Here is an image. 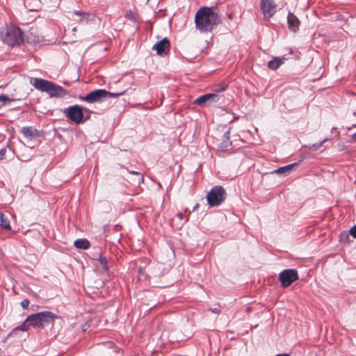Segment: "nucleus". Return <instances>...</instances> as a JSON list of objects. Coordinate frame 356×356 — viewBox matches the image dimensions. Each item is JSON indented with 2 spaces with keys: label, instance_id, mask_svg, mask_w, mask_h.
<instances>
[{
  "label": "nucleus",
  "instance_id": "f257e3e1",
  "mask_svg": "<svg viewBox=\"0 0 356 356\" xmlns=\"http://www.w3.org/2000/svg\"><path fill=\"white\" fill-rule=\"evenodd\" d=\"M195 28L202 33L212 31L221 22L220 15L212 8L201 7L195 15Z\"/></svg>",
  "mask_w": 356,
  "mask_h": 356
},
{
  "label": "nucleus",
  "instance_id": "f03ea898",
  "mask_svg": "<svg viewBox=\"0 0 356 356\" xmlns=\"http://www.w3.org/2000/svg\"><path fill=\"white\" fill-rule=\"evenodd\" d=\"M56 318H58V316L49 311L31 314L27 316L22 325L13 329L10 334L17 330H21L22 332L26 331L31 326L42 328L50 323H53Z\"/></svg>",
  "mask_w": 356,
  "mask_h": 356
},
{
  "label": "nucleus",
  "instance_id": "7ed1b4c3",
  "mask_svg": "<svg viewBox=\"0 0 356 356\" xmlns=\"http://www.w3.org/2000/svg\"><path fill=\"white\" fill-rule=\"evenodd\" d=\"M23 33L19 27L10 25L3 28L1 31V38L8 45L14 46L23 41Z\"/></svg>",
  "mask_w": 356,
  "mask_h": 356
},
{
  "label": "nucleus",
  "instance_id": "20e7f679",
  "mask_svg": "<svg viewBox=\"0 0 356 356\" xmlns=\"http://www.w3.org/2000/svg\"><path fill=\"white\" fill-rule=\"evenodd\" d=\"M125 92V90H123L118 92H110L104 89H98L90 92L83 97H81V99L88 103L98 102H102L106 97H118L123 95Z\"/></svg>",
  "mask_w": 356,
  "mask_h": 356
},
{
  "label": "nucleus",
  "instance_id": "39448f33",
  "mask_svg": "<svg viewBox=\"0 0 356 356\" xmlns=\"http://www.w3.org/2000/svg\"><path fill=\"white\" fill-rule=\"evenodd\" d=\"M226 198V192L221 186L213 187L207 193V200L210 207H218L220 205Z\"/></svg>",
  "mask_w": 356,
  "mask_h": 356
},
{
  "label": "nucleus",
  "instance_id": "423d86ee",
  "mask_svg": "<svg viewBox=\"0 0 356 356\" xmlns=\"http://www.w3.org/2000/svg\"><path fill=\"white\" fill-rule=\"evenodd\" d=\"M66 117L76 124L83 122L86 119H83V108L79 105L69 106L65 110Z\"/></svg>",
  "mask_w": 356,
  "mask_h": 356
},
{
  "label": "nucleus",
  "instance_id": "0eeeda50",
  "mask_svg": "<svg viewBox=\"0 0 356 356\" xmlns=\"http://www.w3.org/2000/svg\"><path fill=\"white\" fill-rule=\"evenodd\" d=\"M299 278L298 273L296 269H285L279 274V281L282 286L286 288Z\"/></svg>",
  "mask_w": 356,
  "mask_h": 356
},
{
  "label": "nucleus",
  "instance_id": "6e6552de",
  "mask_svg": "<svg viewBox=\"0 0 356 356\" xmlns=\"http://www.w3.org/2000/svg\"><path fill=\"white\" fill-rule=\"evenodd\" d=\"M260 7L264 17L266 19L271 18L277 11V4L275 0H261Z\"/></svg>",
  "mask_w": 356,
  "mask_h": 356
},
{
  "label": "nucleus",
  "instance_id": "1a4fd4ad",
  "mask_svg": "<svg viewBox=\"0 0 356 356\" xmlns=\"http://www.w3.org/2000/svg\"><path fill=\"white\" fill-rule=\"evenodd\" d=\"M219 99V95L215 93H208L197 98L194 101V104H196L200 106H205L213 102H218Z\"/></svg>",
  "mask_w": 356,
  "mask_h": 356
},
{
  "label": "nucleus",
  "instance_id": "9d476101",
  "mask_svg": "<svg viewBox=\"0 0 356 356\" xmlns=\"http://www.w3.org/2000/svg\"><path fill=\"white\" fill-rule=\"evenodd\" d=\"M30 83L37 90L41 92H47L49 86H51V81L40 78H31Z\"/></svg>",
  "mask_w": 356,
  "mask_h": 356
},
{
  "label": "nucleus",
  "instance_id": "9b49d317",
  "mask_svg": "<svg viewBox=\"0 0 356 356\" xmlns=\"http://www.w3.org/2000/svg\"><path fill=\"white\" fill-rule=\"evenodd\" d=\"M170 42L167 38H163L153 46L157 54L159 56L166 55L170 50Z\"/></svg>",
  "mask_w": 356,
  "mask_h": 356
},
{
  "label": "nucleus",
  "instance_id": "f8f14e48",
  "mask_svg": "<svg viewBox=\"0 0 356 356\" xmlns=\"http://www.w3.org/2000/svg\"><path fill=\"white\" fill-rule=\"evenodd\" d=\"M49 90L46 92L50 97H60L65 95V90L58 85L51 82V86H49Z\"/></svg>",
  "mask_w": 356,
  "mask_h": 356
},
{
  "label": "nucleus",
  "instance_id": "ddd939ff",
  "mask_svg": "<svg viewBox=\"0 0 356 356\" xmlns=\"http://www.w3.org/2000/svg\"><path fill=\"white\" fill-rule=\"evenodd\" d=\"M21 132L24 137L30 140L40 136L39 131L33 127H24L22 128Z\"/></svg>",
  "mask_w": 356,
  "mask_h": 356
},
{
  "label": "nucleus",
  "instance_id": "4468645a",
  "mask_svg": "<svg viewBox=\"0 0 356 356\" xmlns=\"http://www.w3.org/2000/svg\"><path fill=\"white\" fill-rule=\"evenodd\" d=\"M287 21L289 29L293 31H296L300 25V22L297 17L292 13H289Z\"/></svg>",
  "mask_w": 356,
  "mask_h": 356
},
{
  "label": "nucleus",
  "instance_id": "2eb2a0df",
  "mask_svg": "<svg viewBox=\"0 0 356 356\" xmlns=\"http://www.w3.org/2000/svg\"><path fill=\"white\" fill-rule=\"evenodd\" d=\"M74 246L78 249L87 250L90 248V242L86 238H79L74 241Z\"/></svg>",
  "mask_w": 356,
  "mask_h": 356
},
{
  "label": "nucleus",
  "instance_id": "dca6fc26",
  "mask_svg": "<svg viewBox=\"0 0 356 356\" xmlns=\"http://www.w3.org/2000/svg\"><path fill=\"white\" fill-rule=\"evenodd\" d=\"M0 226L6 230L11 229L9 218L3 213H0Z\"/></svg>",
  "mask_w": 356,
  "mask_h": 356
},
{
  "label": "nucleus",
  "instance_id": "f3484780",
  "mask_svg": "<svg viewBox=\"0 0 356 356\" xmlns=\"http://www.w3.org/2000/svg\"><path fill=\"white\" fill-rule=\"evenodd\" d=\"M224 140L222 144L220 145V147L222 150L228 149L229 147L232 145V143L229 139V130L227 131L223 135Z\"/></svg>",
  "mask_w": 356,
  "mask_h": 356
},
{
  "label": "nucleus",
  "instance_id": "a211bd4d",
  "mask_svg": "<svg viewBox=\"0 0 356 356\" xmlns=\"http://www.w3.org/2000/svg\"><path fill=\"white\" fill-rule=\"evenodd\" d=\"M283 63L282 60L279 58H275L268 63V67L273 70H277Z\"/></svg>",
  "mask_w": 356,
  "mask_h": 356
},
{
  "label": "nucleus",
  "instance_id": "6ab92c4d",
  "mask_svg": "<svg viewBox=\"0 0 356 356\" xmlns=\"http://www.w3.org/2000/svg\"><path fill=\"white\" fill-rule=\"evenodd\" d=\"M297 165H298L297 163L290 164V165H286L284 167L279 168L277 170H276L275 172L277 174L284 173V172H286L292 170L294 167H296Z\"/></svg>",
  "mask_w": 356,
  "mask_h": 356
},
{
  "label": "nucleus",
  "instance_id": "aec40b11",
  "mask_svg": "<svg viewBox=\"0 0 356 356\" xmlns=\"http://www.w3.org/2000/svg\"><path fill=\"white\" fill-rule=\"evenodd\" d=\"M97 260H98L99 264L102 266L104 270L108 271V262H107L106 258L105 257L102 256V254H100Z\"/></svg>",
  "mask_w": 356,
  "mask_h": 356
},
{
  "label": "nucleus",
  "instance_id": "412c9836",
  "mask_svg": "<svg viewBox=\"0 0 356 356\" xmlns=\"http://www.w3.org/2000/svg\"><path fill=\"white\" fill-rule=\"evenodd\" d=\"M227 88V85L226 83H221L220 85L216 86L214 87L213 90L216 92H220L225 91Z\"/></svg>",
  "mask_w": 356,
  "mask_h": 356
},
{
  "label": "nucleus",
  "instance_id": "4be33fe9",
  "mask_svg": "<svg viewBox=\"0 0 356 356\" xmlns=\"http://www.w3.org/2000/svg\"><path fill=\"white\" fill-rule=\"evenodd\" d=\"M327 139H324L323 140H322L319 144H314L311 147H310V149L311 150H313V151H316L320 147H321L323 143L327 141Z\"/></svg>",
  "mask_w": 356,
  "mask_h": 356
},
{
  "label": "nucleus",
  "instance_id": "5701e85b",
  "mask_svg": "<svg viewBox=\"0 0 356 356\" xmlns=\"http://www.w3.org/2000/svg\"><path fill=\"white\" fill-rule=\"evenodd\" d=\"M189 214H190V211L188 212V216H185L184 213H179L176 215V216L181 220H185L186 221H188V219H189Z\"/></svg>",
  "mask_w": 356,
  "mask_h": 356
},
{
  "label": "nucleus",
  "instance_id": "b1692460",
  "mask_svg": "<svg viewBox=\"0 0 356 356\" xmlns=\"http://www.w3.org/2000/svg\"><path fill=\"white\" fill-rule=\"evenodd\" d=\"M29 305V300L28 299H24L21 302V306L24 309H27Z\"/></svg>",
  "mask_w": 356,
  "mask_h": 356
},
{
  "label": "nucleus",
  "instance_id": "393cba45",
  "mask_svg": "<svg viewBox=\"0 0 356 356\" xmlns=\"http://www.w3.org/2000/svg\"><path fill=\"white\" fill-rule=\"evenodd\" d=\"M350 235L355 238H356V225L353 226L350 229Z\"/></svg>",
  "mask_w": 356,
  "mask_h": 356
},
{
  "label": "nucleus",
  "instance_id": "a878e982",
  "mask_svg": "<svg viewBox=\"0 0 356 356\" xmlns=\"http://www.w3.org/2000/svg\"><path fill=\"white\" fill-rule=\"evenodd\" d=\"M8 100V97L6 95H0V102H5Z\"/></svg>",
  "mask_w": 356,
  "mask_h": 356
},
{
  "label": "nucleus",
  "instance_id": "bb28decb",
  "mask_svg": "<svg viewBox=\"0 0 356 356\" xmlns=\"http://www.w3.org/2000/svg\"><path fill=\"white\" fill-rule=\"evenodd\" d=\"M128 172L130 173V174H132V175H140L141 179H143V176L142 175V174H140V172H136V171H133V170H128Z\"/></svg>",
  "mask_w": 356,
  "mask_h": 356
},
{
  "label": "nucleus",
  "instance_id": "cd10ccee",
  "mask_svg": "<svg viewBox=\"0 0 356 356\" xmlns=\"http://www.w3.org/2000/svg\"><path fill=\"white\" fill-rule=\"evenodd\" d=\"M6 153V149H2L0 150V159H2L3 156H4Z\"/></svg>",
  "mask_w": 356,
  "mask_h": 356
},
{
  "label": "nucleus",
  "instance_id": "c85d7f7f",
  "mask_svg": "<svg viewBox=\"0 0 356 356\" xmlns=\"http://www.w3.org/2000/svg\"><path fill=\"white\" fill-rule=\"evenodd\" d=\"M211 312L216 314H220V311L218 309H211Z\"/></svg>",
  "mask_w": 356,
  "mask_h": 356
},
{
  "label": "nucleus",
  "instance_id": "c756f323",
  "mask_svg": "<svg viewBox=\"0 0 356 356\" xmlns=\"http://www.w3.org/2000/svg\"><path fill=\"white\" fill-rule=\"evenodd\" d=\"M353 142H356V132L352 136Z\"/></svg>",
  "mask_w": 356,
  "mask_h": 356
},
{
  "label": "nucleus",
  "instance_id": "7c9ffc66",
  "mask_svg": "<svg viewBox=\"0 0 356 356\" xmlns=\"http://www.w3.org/2000/svg\"><path fill=\"white\" fill-rule=\"evenodd\" d=\"M275 356H290V355L288 353H282V354H278Z\"/></svg>",
  "mask_w": 356,
  "mask_h": 356
},
{
  "label": "nucleus",
  "instance_id": "2f4dec72",
  "mask_svg": "<svg viewBox=\"0 0 356 356\" xmlns=\"http://www.w3.org/2000/svg\"><path fill=\"white\" fill-rule=\"evenodd\" d=\"M74 14L76 15H81L83 14V13L80 12V11H75Z\"/></svg>",
  "mask_w": 356,
  "mask_h": 356
},
{
  "label": "nucleus",
  "instance_id": "473e14b6",
  "mask_svg": "<svg viewBox=\"0 0 356 356\" xmlns=\"http://www.w3.org/2000/svg\"><path fill=\"white\" fill-rule=\"evenodd\" d=\"M199 207L198 204H196V206H195V208H194V210L197 208Z\"/></svg>",
  "mask_w": 356,
  "mask_h": 356
}]
</instances>
